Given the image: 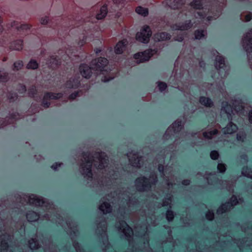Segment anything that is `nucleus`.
<instances>
[{
    "label": "nucleus",
    "instance_id": "nucleus-1",
    "mask_svg": "<svg viewBox=\"0 0 252 252\" xmlns=\"http://www.w3.org/2000/svg\"><path fill=\"white\" fill-rule=\"evenodd\" d=\"M79 172L86 181V185L99 191L107 186L108 181L116 179L117 172L109 170L108 158L103 152H97L93 155L84 154L81 159Z\"/></svg>",
    "mask_w": 252,
    "mask_h": 252
},
{
    "label": "nucleus",
    "instance_id": "nucleus-2",
    "mask_svg": "<svg viewBox=\"0 0 252 252\" xmlns=\"http://www.w3.org/2000/svg\"><path fill=\"white\" fill-rule=\"evenodd\" d=\"M61 218L57 215L50 214V213L44 211L40 212V214L32 211H29L26 213V218L29 222H34L38 220L39 219H41L42 220H50L58 223L63 227H64V225H66L68 228L67 232L72 240L73 246L76 252H84L80 244L73 240L74 236H77L78 232L75 223L72 222L70 218L65 219V220L64 221Z\"/></svg>",
    "mask_w": 252,
    "mask_h": 252
},
{
    "label": "nucleus",
    "instance_id": "nucleus-3",
    "mask_svg": "<svg viewBox=\"0 0 252 252\" xmlns=\"http://www.w3.org/2000/svg\"><path fill=\"white\" fill-rule=\"evenodd\" d=\"M17 201L21 204L29 203L30 205L35 206H41L42 210L50 214L58 215L60 217L63 218L62 216L58 213V211L55 208L53 203L42 197L32 194L18 195L17 198Z\"/></svg>",
    "mask_w": 252,
    "mask_h": 252
},
{
    "label": "nucleus",
    "instance_id": "nucleus-4",
    "mask_svg": "<svg viewBox=\"0 0 252 252\" xmlns=\"http://www.w3.org/2000/svg\"><path fill=\"white\" fill-rule=\"evenodd\" d=\"M157 182V175L155 173L152 172L148 178L145 176L137 178L135 181V187L139 191H146L150 190Z\"/></svg>",
    "mask_w": 252,
    "mask_h": 252
},
{
    "label": "nucleus",
    "instance_id": "nucleus-5",
    "mask_svg": "<svg viewBox=\"0 0 252 252\" xmlns=\"http://www.w3.org/2000/svg\"><path fill=\"white\" fill-rule=\"evenodd\" d=\"M97 225V229L96 233L97 235L101 236L103 245L105 248L103 250H106L109 248L110 246L108 241V237L106 234L107 225L106 221L103 216L99 217L96 221Z\"/></svg>",
    "mask_w": 252,
    "mask_h": 252
},
{
    "label": "nucleus",
    "instance_id": "nucleus-6",
    "mask_svg": "<svg viewBox=\"0 0 252 252\" xmlns=\"http://www.w3.org/2000/svg\"><path fill=\"white\" fill-rule=\"evenodd\" d=\"M183 125L181 120H177L172 125H171L166 130L164 135H163V139L167 140L171 137V136H176L180 137L187 135V133L182 132L180 133V131L183 128Z\"/></svg>",
    "mask_w": 252,
    "mask_h": 252
},
{
    "label": "nucleus",
    "instance_id": "nucleus-7",
    "mask_svg": "<svg viewBox=\"0 0 252 252\" xmlns=\"http://www.w3.org/2000/svg\"><path fill=\"white\" fill-rule=\"evenodd\" d=\"M11 236L7 232L3 222L0 224V252H12L8 245Z\"/></svg>",
    "mask_w": 252,
    "mask_h": 252
},
{
    "label": "nucleus",
    "instance_id": "nucleus-8",
    "mask_svg": "<svg viewBox=\"0 0 252 252\" xmlns=\"http://www.w3.org/2000/svg\"><path fill=\"white\" fill-rule=\"evenodd\" d=\"M242 46L247 53L248 63L252 70V58H251L250 57V54L252 53V29L244 35L242 39Z\"/></svg>",
    "mask_w": 252,
    "mask_h": 252
},
{
    "label": "nucleus",
    "instance_id": "nucleus-9",
    "mask_svg": "<svg viewBox=\"0 0 252 252\" xmlns=\"http://www.w3.org/2000/svg\"><path fill=\"white\" fill-rule=\"evenodd\" d=\"M217 54L215 62V66L216 68L218 70V73L221 78H223L227 75L228 72V67L225 63L224 58L219 55V53L215 51L214 53V55Z\"/></svg>",
    "mask_w": 252,
    "mask_h": 252
},
{
    "label": "nucleus",
    "instance_id": "nucleus-10",
    "mask_svg": "<svg viewBox=\"0 0 252 252\" xmlns=\"http://www.w3.org/2000/svg\"><path fill=\"white\" fill-rule=\"evenodd\" d=\"M218 133V130L216 128L211 129L207 128L202 130V132H198L195 133H191L189 134V136H190L194 139L198 138L199 140L196 141L198 143L201 142L203 138L205 139H211Z\"/></svg>",
    "mask_w": 252,
    "mask_h": 252
},
{
    "label": "nucleus",
    "instance_id": "nucleus-11",
    "mask_svg": "<svg viewBox=\"0 0 252 252\" xmlns=\"http://www.w3.org/2000/svg\"><path fill=\"white\" fill-rule=\"evenodd\" d=\"M158 170L160 173L161 176L164 178V180L168 187L172 186L175 184L174 176L173 174V169L171 167H164L159 164L158 165Z\"/></svg>",
    "mask_w": 252,
    "mask_h": 252
},
{
    "label": "nucleus",
    "instance_id": "nucleus-12",
    "mask_svg": "<svg viewBox=\"0 0 252 252\" xmlns=\"http://www.w3.org/2000/svg\"><path fill=\"white\" fill-rule=\"evenodd\" d=\"M108 63V61L106 58L100 57L93 60L91 62V66L97 74H104V72L106 71L105 68Z\"/></svg>",
    "mask_w": 252,
    "mask_h": 252
},
{
    "label": "nucleus",
    "instance_id": "nucleus-13",
    "mask_svg": "<svg viewBox=\"0 0 252 252\" xmlns=\"http://www.w3.org/2000/svg\"><path fill=\"white\" fill-rule=\"evenodd\" d=\"M118 231L130 243L133 231L131 228L124 221H119L116 224Z\"/></svg>",
    "mask_w": 252,
    "mask_h": 252
},
{
    "label": "nucleus",
    "instance_id": "nucleus-14",
    "mask_svg": "<svg viewBox=\"0 0 252 252\" xmlns=\"http://www.w3.org/2000/svg\"><path fill=\"white\" fill-rule=\"evenodd\" d=\"M155 49H148L143 52L138 53L134 56L137 63H140L148 61L150 58L157 53Z\"/></svg>",
    "mask_w": 252,
    "mask_h": 252
},
{
    "label": "nucleus",
    "instance_id": "nucleus-15",
    "mask_svg": "<svg viewBox=\"0 0 252 252\" xmlns=\"http://www.w3.org/2000/svg\"><path fill=\"white\" fill-rule=\"evenodd\" d=\"M118 201L121 203L126 202L128 208H130L135 206L138 201L134 197L130 196L127 193H119L118 196Z\"/></svg>",
    "mask_w": 252,
    "mask_h": 252
},
{
    "label": "nucleus",
    "instance_id": "nucleus-16",
    "mask_svg": "<svg viewBox=\"0 0 252 252\" xmlns=\"http://www.w3.org/2000/svg\"><path fill=\"white\" fill-rule=\"evenodd\" d=\"M151 35L152 32L150 27L144 26L141 32L137 33L136 38L137 40L142 43H147Z\"/></svg>",
    "mask_w": 252,
    "mask_h": 252
},
{
    "label": "nucleus",
    "instance_id": "nucleus-17",
    "mask_svg": "<svg viewBox=\"0 0 252 252\" xmlns=\"http://www.w3.org/2000/svg\"><path fill=\"white\" fill-rule=\"evenodd\" d=\"M239 203L236 196L233 195L230 198V201L222 204L220 207L217 210L218 214H222L223 213L230 210L234 206L236 205Z\"/></svg>",
    "mask_w": 252,
    "mask_h": 252
},
{
    "label": "nucleus",
    "instance_id": "nucleus-18",
    "mask_svg": "<svg viewBox=\"0 0 252 252\" xmlns=\"http://www.w3.org/2000/svg\"><path fill=\"white\" fill-rule=\"evenodd\" d=\"M219 16V14L215 15L214 17L210 16L208 15V11H207L206 9L197 11L194 13V17L196 18L200 19L201 21L207 25L210 24L212 20L216 19Z\"/></svg>",
    "mask_w": 252,
    "mask_h": 252
},
{
    "label": "nucleus",
    "instance_id": "nucleus-19",
    "mask_svg": "<svg viewBox=\"0 0 252 252\" xmlns=\"http://www.w3.org/2000/svg\"><path fill=\"white\" fill-rule=\"evenodd\" d=\"M62 96L63 94L62 93H47L44 95L42 106L45 108H47L51 104L52 100L60 98Z\"/></svg>",
    "mask_w": 252,
    "mask_h": 252
},
{
    "label": "nucleus",
    "instance_id": "nucleus-20",
    "mask_svg": "<svg viewBox=\"0 0 252 252\" xmlns=\"http://www.w3.org/2000/svg\"><path fill=\"white\" fill-rule=\"evenodd\" d=\"M154 218H155V217L153 215L151 216L149 215L148 216H146V222L141 226L140 228H139L138 226L135 227V231L138 232L139 236L142 237L144 235L145 237L147 238L146 233L148 229L147 224H151L153 225H156L155 222L152 221Z\"/></svg>",
    "mask_w": 252,
    "mask_h": 252
},
{
    "label": "nucleus",
    "instance_id": "nucleus-21",
    "mask_svg": "<svg viewBox=\"0 0 252 252\" xmlns=\"http://www.w3.org/2000/svg\"><path fill=\"white\" fill-rule=\"evenodd\" d=\"M130 164L133 167H140L142 164V157L139 156L136 153H129L127 154Z\"/></svg>",
    "mask_w": 252,
    "mask_h": 252
},
{
    "label": "nucleus",
    "instance_id": "nucleus-22",
    "mask_svg": "<svg viewBox=\"0 0 252 252\" xmlns=\"http://www.w3.org/2000/svg\"><path fill=\"white\" fill-rule=\"evenodd\" d=\"M238 130V126L236 124L232 123L231 121L226 125V126L222 128V133L225 134H232Z\"/></svg>",
    "mask_w": 252,
    "mask_h": 252
},
{
    "label": "nucleus",
    "instance_id": "nucleus-23",
    "mask_svg": "<svg viewBox=\"0 0 252 252\" xmlns=\"http://www.w3.org/2000/svg\"><path fill=\"white\" fill-rule=\"evenodd\" d=\"M192 26L190 20L186 21L185 23H180L173 25L171 28L173 30L186 31L189 29Z\"/></svg>",
    "mask_w": 252,
    "mask_h": 252
},
{
    "label": "nucleus",
    "instance_id": "nucleus-24",
    "mask_svg": "<svg viewBox=\"0 0 252 252\" xmlns=\"http://www.w3.org/2000/svg\"><path fill=\"white\" fill-rule=\"evenodd\" d=\"M92 66L90 67L88 65L83 64L80 66L79 70L82 76L86 78H89L92 73Z\"/></svg>",
    "mask_w": 252,
    "mask_h": 252
},
{
    "label": "nucleus",
    "instance_id": "nucleus-25",
    "mask_svg": "<svg viewBox=\"0 0 252 252\" xmlns=\"http://www.w3.org/2000/svg\"><path fill=\"white\" fill-rule=\"evenodd\" d=\"M166 4L171 8L176 9L180 8L185 3V0H166Z\"/></svg>",
    "mask_w": 252,
    "mask_h": 252
},
{
    "label": "nucleus",
    "instance_id": "nucleus-26",
    "mask_svg": "<svg viewBox=\"0 0 252 252\" xmlns=\"http://www.w3.org/2000/svg\"><path fill=\"white\" fill-rule=\"evenodd\" d=\"M221 113L224 112L227 115L228 120H232L231 114H233L234 110L232 106L227 102L222 103Z\"/></svg>",
    "mask_w": 252,
    "mask_h": 252
},
{
    "label": "nucleus",
    "instance_id": "nucleus-27",
    "mask_svg": "<svg viewBox=\"0 0 252 252\" xmlns=\"http://www.w3.org/2000/svg\"><path fill=\"white\" fill-rule=\"evenodd\" d=\"M12 27H15L18 31L20 32H24L28 30H29L32 26L27 23H23L18 24L16 22H13L11 23Z\"/></svg>",
    "mask_w": 252,
    "mask_h": 252
},
{
    "label": "nucleus",
    "instance_id": "nucleus-28",
    "mask_svg": "<svg viewBox=\"0 0 252 252\" xmlns=\"http://www.w3.org/2000/svg\"><path fill=\"white\" fill-rule=\"evenodd\" d=\"M127 42L126 40L119 41L115 47V52L117 54H122L125 50Z\"/></svg>",
    "mask_w": 252,
    "mask_h": 252
},
{
    "label": "nucleus",
    "instance_id": "nucleus-29",
    "mask_svg": "<svg viewBox=\"0 0 252 252\" xmlns=\"http://www.w3.org/2000/svg\"><path fill=\"white\" fill-rule=\"evenodd\" d=\"M79 81L78 78H71L65 84V87L67 89H76L78 87Z\"/></svg>",
    "mask_w": 252,
    "mask_h": 252
},
{
    "label": "nucleus",
    "instance_id": "nucleus-30",
    "mask_svg": "<svg viewBox=\"0 0 252 252\" xmlns=\"http://www.w3.org/2000/svg\"><path fill=\"white\" fill-rule=\"evenodd\" d=\"M99 209L104 214H105L110 213L112 210V208L109 203L107 202H104L99 205Z\"/></svg>",
    "mask_w": 252,
    "mask_h": 252
},
{
    "label": "nucleus",
    "instance_id": "nucleus-31",
    "mask_svg": "<svg viewBox=\"0 0 252 252\" xmlns=\"http://www.w3.org/2000/svg\"><path fill=\"white\" fill-rule=\"evenodd\" d=\"M10 48L12 50H21L23 49V41L21 40H18L13 41L11 43Z\"/></svg>",
    "mask_w": 252,
    "mask_h": 252
},
{
    "label": "nucleus",
    "instance_id": "nucleus-32",
    "mask_svg": "<svg viewBox=\"0 0 252 252\" xmlns=\"http://www.w3.org/2000/svg\"><path fill=\"white\" fill-rule=\"evenodd\" d=\"M171 36L166 32H160L155 35L154 38L156 41H160L169 39Z\"/></svg>",
    "mask_w": 252,
    "mask_h": 252
},
{
    "label": "nucleus",
    "instance_id": "nucleus-33",
    "mask_svg": "<svg viewBox=\"0 0 252 252\" xmlns=\"http://www.w3.org/2000/svg\"><path fill=\"white\" fill-rule=\"evenodd\" d=\"M199 102L202 105L207 107H211L213 105V102L212 100L210 98L205 96L200 97Z\"/></svg>",
    "mask_w": 252,
    "mask_h": 252
},
{
    "label": "nucleus",
    "instance_id": "nucleus-34",
    "mask_svg": "<svg viewBox=\"0 0 252 252\" xmlns=\"http://www.w3.org/2000/svg\"><path fill=\"white\" fill-rule=\"evenodd\" d=\"M24 63L22 60H17L14 62L11 66V69L13 71H18L23 68Z\"/></svg>",
    "mask_w": 252,
    "mask_h": 252
},
{
    "label": "nucleus",
    "instance_id": "nucleus-35",
    "mask_svg": "<svg viewBox=\"0 0 252 252\" xmlns=\"http://www.w3.org/2000/svg\"><path fill=\"white\" fill-rule=\"evenodd\" d=\"M195 38L196 39H202L206 38L207 36V32L205 30H197L194 32Z\"/></svg>",
    "mask_w": 252,
    "mask_h": 252
},
{
    "label": "nucleus",
    "instance_id": "nucleus-36",
    "mask_svg": "<svg viewBox=\"0 0 252 252\" xmlns=\"http://www.w3.org/2000/svg\"><path fill=\"white\" fill-rule=\"evenodd\" d=\"M39 64L36 60L31 59L26 65V68L30 70H35L38 68Z\"/></svg>",
    "mask_w": 252,
    "mask_h": 252
},
{
    "label": "nucleus",
    "instance_id": "nucleus-37",
    "mask_svg": "<svg viewBox=\"0 0 252 252\" xmlns=\"http://www.w3.org/2000/svg\"><path fill=\"white\" fill-rule=\"evenodd\" d=\"M107 12V6L106 5L102 6L100 8L99 13L96 16V19L98 20L102 19L106 16Z\"/></svg>",
    "mask_w": 252,
    "mask_h": 252
},
{
    "label": "nucleus",
    "instance_id": "nucleus-38",
    "mask_svg": "<svg viewBox=\"0 0 252 252\" xmlns=\"http://www.w3.org/2000/svg\"><path fill=\"white\" fill-rule=\"evenodd\" d=\"M219 184L222 185L220 187L221 188H226L228 191H231V188L233 186V184L231 182V183L227 181H219Z\"/></svg>",
    "mask_w": 252,
    "mask_h": 252
},
{
    "label": "nucleus",
    "instance_id": "nucleus-39",
    "mask_svg": "<svg viewBox=\"0 0 252 252\" xmlns=\"http://www.w3.org/2000/svg\"><path fill=\"white\" fill-rule=\"evenodd\" d=\"M190 6L196 9H200L202 7V0H193L190 4Z\"/></svg>",
    "mask_w": 252,
    "mask_h": 252
},
{
    "label": "nucleus",
    "instance_id": "nucleus-40",
    "mask_svg": "<svg viewBox=\"0 0 252 252\" xmlns=\"http://www.w3.org/2000/svg\"><path fill=\"white\" fill-rule=\"evenodd\" d=\"M29 247L32 250H36L37 249L39 245L38 242L35 239L32 238L29 241Z\"/></svg>",
    "mask_w": 252,
    "mask_h": 252
},
{
    "label": "nucleus",
    "instance_id": "nucleus-41",
    "mask_svg": "<svg viewBox=\"0 0 252 252\" xmlns=\"http://www.w3.org/2000/svg\"><path fill=\"white\" fill-rule=\"evenodd\" d=\"M135 11L137 13H138V14L141 15L143 16H144V17L147 16L148 14V9L146 8H144L141 6L137 7L136 8Z\"/></svg>",
    "mask_w": 252,
    "mask_h": 252
},
{
    "label": "nucleus",
    "instance_id": "nucleus-42",
    "mask_svg": "<svg viewBox=\"0 0 252 252\" xmlns=\"http://www.w3.org/2000/svg\"><path fill=\"white\" fill-rule=\"evenodd\" d=\"M242 174L245 176L252 179V168L244 167L242 170Z\"/></svg>",
    "mask_w": 252,
    "mask_h": 252
},
{
    "label": "nucleus",
    "instance_id": "nucleus-43",
    "mask_svg": "<svg viewBox=\"0 0 252 252\" xmlns=\"http://www.w3.org/2000/svg\"><path fill=\"white\" fill-rule=\"evenodd\" d=\"M240 18L243 21L249 22L252 18V14L251 12H245L241 14Z\"/></svg>",
    "mask_w": 252,
    "mask_h": 252
},
{
    "label": "nucleus",
    "instance_id": "nucleus-44",
    "mask_svg": "<svg viewBox=\"0 0 252 252\" xmlns=\"http://www.w3.org/2000/svg\"><path fill=\"white\" fill-rule=\"evenodd\" d=\"M172 196L170 194H167L163 200L161 206H165L170 205V207L171 208L170 205L172 202Z\"/></svg>",
    "mask_w": 252,
    "mask_h": 252
},
{
    "label": "nucleus",
    "instance_id": "nucleus-45",
    "mask_svg": "<svg viewBox=\"0 0 252 252\" xmlns=\"http://www.w3.org/2000/svg\"><path fill=\"white\" fill-rule=\"evenodd\" d=\"M217 169L220 173H223L226 171V165L223 163L220 162L218 164Z\"/></svg>",
    "mask_w": 252,
    "mask_h": 252
},
{
    "label": "nucleus",
    "instance_id": "nucleus-46",
    "mask_svg": "<svg viewBox=\"0 0 252 252\" xmlns=\"http://www.w3.org/2000/svg\"><path fill=\"white\" fill-rule=\"evenodd\" d=\"M246 133L244 131H239L236 135V139L238 141L243 142L246 138Z\"/></svg>",
    "mask_w": 252,
    "mask_h": 252
},
{
    "label": "nucleus",
    "instance_id": "nucleus-47",
    "mask_svg": "<svg viewBox=\"0 0 252 252\" xmlns=\"http://www.w3.org/2000/svg\"><path fill=\"white\" fill-rule=\"evenodd\" d=\"M157 84L158 90L160 92H163L167 87V84L163 82L159 81L157 82Z\"/></svg>",
    "mask_w": 252,
    "mask_h": 252
},
{
    "label": "nucleus",
    "instance_id": "nucleus-48",
    "mask_svg": "<svg viewBox=\"0 0 252 252\" xmlns=\"http://www.w3.org/2000/svg\"><path fill=\"white\" fill-rule=\"evenodd\" d=\"M49 63L52 66H57L58 65L59 61L56 57L53 56L50 57L49 61Z\"/></svg>",
    "mask_w": 252,
    "mask_h": 252
},
{
    "label": "nucleus",
    "instance_id": "nucleus-49",
    "mask_svg": "<svg viewBox=\"0 0 252 252\" xmlns=\"http://www.w3.org/2000/svg\"><path fill=\"white\" fill-rule=\"evenodd\" d=\"M174 218V212L170 210H168L166 214V218L168 221H172Z\"/></svg>",
    "mask_w": 252,
    "mask_h": 252
},
{
    "label": "nucleus",
    "instance_id": "nucleus-50",
    "mask_svg": "<svg viewBox=\"0 0 252 252\" xmlns=\"http://www.w3.org/2000/svg\"><path fill=\"white\" fill-rule=\"evenodd\" d=\"M8 74L6 72L0 74V82H5L8 80Z\"/></svg>",
    "mask_w": 252,
    "mask_h": 252
},
{
    "label": "nucleus",
    "instance_id": "nucleus-51",
    "mask_svg": "<svg viewBox=\"0 0 252 252\" xmlns=\"http://www.w3.org/2000/svg\"><path fill=\"white\" fill-rule=\"evenodd\" d=\"M220 155L217 151H212L210 153V157L213 160H216L219 158Z\"/></svg>",
    "mask_w": 252,
    "mask_h": 252
},
{
    "label": "nucleus",
    "instance_id": "nucleus-52",
    "mask_svg": "<svg viewBox=\"0 0 252 252\" xmlns=\"http://www.w3.org/2000/svg\"><path fill=\"white\" fill-rule=\"evenodd\" d=\"M8 98L11 101H14L17 98V95L16 93H10L8 94Z\"/></svg>",
    "mask_w": 252,
    "mask_h": 252
},
{
    "label": "nucleus",
    "instance_id": "nucleus-53",
    "mask_svg": "<svg viewBox=\"0 0 252 252\" xmlns=\"http://www.w3.org/2000/svg\"><path fill=\"white\" fill-rule=\"evenodd\" d=\"M81 92H75L73 93H72L71 94H70L69 96V99L70 100H73L76 98V97L80 96V93Z\"/></svg>",
    "mask_w": 252,
    "mask_h": 252
},
{
    "label": "nucleus",
    "instance_id": "nucleus-54",
    "mask_svg": "<svg viewBox=\"0 0 252 252\" xmlns=\"http://www.w3.org/2000/svg\"><path fill=\"white\" fill-rule=\"evenodd\" d=\"M49 18L47 16H43L41 18L40 22L41 24L43 25H45L49 23Z\"/></svg>",
    "mask_w": 252,
    "mask_h": 252
},
{
    "label": "nucleus",
    "instance_id": "nucleus-55",
    "mask_svg": "<svg viewBox=\"0 0 252 252\" xmlns=\"http://www.w3.org/2000/svg\"><path fill=\"white\" fill-rule=\"evenodd\" d=\"M206 217L207 220H212L214 218V214L212 211H208L206 214Z\"/></svg>",
    "mask_w": 252,
    "mask_h": 252
},
{
    "label": "nucleus",
    "instance_id": "nucleus-56",
    "mask_svg": "<svg viewBox=\"0 0 252 252\" xmlns=\"http://www.w3.org/2000/svg\"><path fill=\"white\" fill-rule=\"evenodd\" d=\"M62 165L63 163L62 162H56L51 166V168L53 170L57 171L58 170L59 167H61V165Z\"/></svg>",
    "mask_w": 252,
    "mask_h": 252
},
{
    "label": "nucleus",
    "instance_id": "nucleus-57",
    "mask_svg": "<svg viewBox=\"0 0 252 252\" xmlns=\"http://www.w3.org/2000/svg\"><path fill=\"white\" fill-rule=\"evenodd\" d=\"M239 161L242 163H245L248 161V157L246 155H242L239 158Z\"/></svg>",
    "mask_w": 252,
    "mask_h": 252
},
{
    "label": "nucleus",
    "instance_id": "nucleus-58",
    "mask_svg": "<svg viewBox=\"0 0 252 252\" xmlns=\"http://www.w3.org/2000/svg\"><path fill=\"white\" fill-rule=\"evenodd\" d=\"M242 241L243 243H241L240 244L238 245V246L240 249H241L243 247H244L245 246H250L251 245L249 243V242H248V240H243Z\"/></svg>",
    "mask_w": 252,
    "mask_h": 252
},
{
    "label": "nucleus",
    "instance_id": "nucleus-59",
    "mask_svg": "<svg viewBox=\"0 0 252 252\" xmlns=\"http://www.w3.org/2000/svg\"><path fill=\"white\" fill-rule=\"evenodd\" d=\"M113 78H114V77L109 76L108 77L107 76H105L101 79V80L103 82H107L109 81L110 80H112Z\"/></svg>",
    "mask_w": 252,
    "mask_h": 252
},
{
    "label": "nucleus",
    "instance_id": "nucleus-60",
    "mask_svg": "<svg viewBox=\"0 0 252 252\" xmlns=\"http://www.w3.org/2000/svg\"><path fill=\"white\" fill-rule=\"evenodd\" d=\"M124 1L125 0H113V2L117 6H119V5H122Z\"/></svg>",
    "mask_w": 252,
    "mask_h": 252
},
{
    "label": "nucleus",
    "instance_id": "nucleus-61",
    "mask_svg": "<svg viewBox=\"0 0 252 252\" xmlns=\"http://www.w3.org/2000/svg\"><path fill=\"white\" fill-rule=\"evenodd\" d=\"M184 37L182 35L174 37V40L179 42H181L183 40Z\"/></svg>",
    "mask_w": 252,
    "mask_h": 252
},
{
    "label": "nucleus",
    "instance_id": "nucleus-62",
    "mask_svg": "<svg viewBox=\"0 0 252 252\" xmlns=\"http://www.w3.org/2000/svg\"><path fill=\"white\" fill-rule=\"evenodd\" d=\"M248 119L249 122L252 124V109L249 112Z\"/></svg>",
    "mask_w": 252,
    "mask_h": 252
},
{
    "label": "nucleus",
    "instance_id": "nucleus-63",
    "mask_svg": "<svg viewBox=\"0 0 252 252\" xmlns=\"http://www.w3.org/2000/svg\"><path fill=\"white\" fill-rule=\"evenodd\" d=\"M35 91H36V90H35V88H32L29 91V95L30 96H33Z\"/></svg>",
    "mask_w": 252,
    "mask_h": 252
},
{
    "label": "nucleus",
    "instance_id": "nucleus-64",
    "mask_svg": "<svg viewBox=\"0 0 252 252\" xmlns=\"http://www.w3.org/2000/svg\"><path fill=\"white\" fill-rule=\"evenodd\" d=\"M190 184V180L188 179L184 180L182 181V184L185 186L189 185Z\"/></svg>",
    "mask_w": 252,
    "mask_h": 252
}]
</instances>
